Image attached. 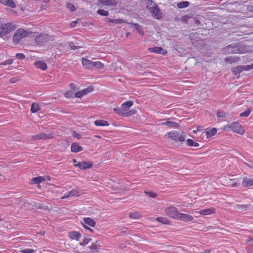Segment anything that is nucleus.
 Instances as JSON below:
<instances>
[{
  "mask_svg": "<svg viewBox=\"0 0 253 253\" xmlns=\"http://www.w3.org/2000/svg\"><path fill=\"white\" fill-rule=\"evenodd\" d=\"M91 239L88 238H84L82 242L80 243V246H84L86 245L90 241Z\"/></svg>",
  "mask_w": 253,
  "mask_h": 253,
  "instance_id": "obj_44",
  "label": "nucleus"
},
{
  "mask_svg": "<svg viewBox=\"0 0 253 253\" xmlns=\"http://www.w3.org/2000/svg\"><path fill=\"white\" fill-rule=\"evenodd\" d=\"M67 7L71 11H75L76 10L75 6L72 3H68Z\"/></svg>",
  "mask_w": 253,
  "mask_h": 253,
  "instance_id": "obj_48",
  "label": "nucleus"
},
{
  "mask_svg": "<svg viewBox=\"0 0 253 253\" xmlns=\"http://www.w3.org/2000/svg\"><path fill=\"white\" fill-rule=\"evenodd\" d=\"M242 71H244L243 66H238L235 68L233 69L232 72L235 75H237L238 74L240 73Z\"/></svg>",
  "mask_w": 253,
  "mask_h": 253,
  "instance_id": "obj_39",
  "label": "nucleus"
},
{
  "mask_svg": "<svg viewBox=\"0 0 253 253\" xmlns=\"http://www.w3.org/2000/svg\"><path fill=\"white\" fill-rule=\"evenodd\" d=\"M64 96L66 98H71L73 96V92L71 91H68L64 93Z\"/></svg>",
  "mask_w": 253,
  "mask_h": 253,
  "instance_id": "obj_47",
  "label": "nucleus"
},
{
  "mask_svg": "<svg viewBox=\"0 0 253 253\" xmlns=\"http://www.w3.org/2000/svg\"><path fill=\"white\" fill-rule=\"evenodd\" d=\"M114 112L119 116L126 117L132 116L136 113L135 109H131L127 112H124L121 107H116L114 109Z\"/></svg>",
  "mask_w": 253,
  "mask_h": 253,
  "instance_id": "obj_6",
  "label": "nucleus"
},
{
  "mask_svg": "<svg viewBox=\"0 0 253 253\" xmlns=\"http://www.w3.org/2000/svg\"><path fill=\"white\" fill-rule=\"evenodd\" d=\"M129 216L131 219H137L141 217V214L138 211H134L129 214Z\"/></svg>",
  "mask_w": 253,
  "mask_h": 253,
  "instance_id": "obj_36",
  "label": "nucleus"
},
{
  "mask_svg": "<svg viewBox=\"0 0 253 253\" xmlns=\"http://www.w3.org/2000/svg\"><path fill=\"white\" fill-rule=\"evenodd\" d=\"M222 129L225 131H228L230 129L234 132H236L241 135H243L245 133V129L244 127L237 122L229 123L223 126Z\"/></svg>",
  "mask_w": 253,
  "mask_h": 253,
  "instance_id": "obj_2",
  "label": "nucleus"
},
{
  "mask_svg": "<svg viewBox=\"0 0 253 253\" xmlns=\"http://www.w3.org/2000/svg\"><path fill=\"white\" fill-rule=\"evenodd\" d=\"M94 125L97 126H109V123L105 120H97L94 122Z\"/></svg>",
  "mask_w": 253,
  "mask_h": 253,
  "instance_id": "obj_25",
  "label": "nucleus"
},
{
  "mask_svg": "<svg viewBox=\"0 0 253 253\" xmlns=\"http://www.w3.org/2000/svg\"><path fill=\"white\" fill-rule=\"evenodd\" d=\"M68 236L71 240L79 241L82 237V235L78 231H72L68 233Z\"/></svg>",
  "mask_w": 253,
  "mask_h": 253,
  "instance_id": "obj_12",
  "label": "nucleus"
},
{
  "mask_svg": "<svg viewBox=\"0 0 253 253\" xmlns=\"http://www.w3.org/2000/svg\"><path fill=\"white\" fill-rule=\"evenodd\" d=\"M253 241V238L251 237H249L248 239L246 240L247 242H251Z\"/></svg>",
  "mask_w": 253,
  "mask_h": 253,
  "instance_id": "obj_63",
  "label": "nucleus"
},
{
  "mask_svg": "<svg viewBox=\"0 0 253 253\" xmlns=\"http://www.w3.org/2000/svg\"><path fill=\"white\" fill-rule=\"evenodd\" d=\"M239 47L240 46L238 45H229L223 49L222 52L225 54L239 53H240Z\"/></svg>",
  "mask_w": 253,
  "mask_h": 253,
  "instance_id": "obj_8",
  "label": "nucleus"
},
{
  "mask_svg": "<svg viewBox=\"0 0 253 253\" xmlns=\"http://www.w3.org/2000/svg\"><path fill=\"white\" fill-rule=\"evenodd\" d=\"M48 40V35L46 34H42L35 37V42L38 44H41L43 42H46Z\"/></svg>",
  "mask_w": 253,
  "mask_h": 253,
  "instance_id": "obj_15",
  "label": "nucleus"
},
{
  "mask_svg": "<svg viewBox=\"0 0 253 253\" xmlns=\"http://www.w3.org/2000/svg\"><path fill=\"white\" fill-rule=\"evenodd\" d=\"M250 207V205H236L234 209L238 212H243L246 211Z\"/></svg>",
  "mask_w": 253,
  "mask_h": 253,
  "instance_id": "obj_24",
  "label": "nucleus"
},
{
  "mask_svg": "<svg viewBox=\"0 0 253 253\" xmlns=\"http://www.w3.org/2000/svg\"><path fill=\"white\" fill-rule=\"evenodd\" d=\"M216 132H217V130L214 127H213L210 129H208L206 131V137L207 138H211V137L214 135L216 133Z\"/></svg>",
  "mask_w": 253,
  "mask_h": 253,
  "instance_id": "obj_31",
  "label": "nucleus"
},
{
  "mask_svg": "<svg viewBox=\"0 0 253 253\" xmlns=\"http://www.w3.org/2000/svg\"><path fill=\"white\" fill-rule=\"evenodd\" d=\"M128 24L133 26L135 30L141 35H144V31L143 28L138 24L133 23H128Z\"/></svg>",
  "mask_w": 253,
  "mask_h": 253,
  "instance_id": "obj_32",
  "label": "nucleus"
},
{
  "mask_svg": "<svg viewBox=\"0 0 253 253\" xmlns=\"http://www.w3.org/2000/svg\"><path fill=\"white\" fill-rule=\"evenodd\" d=\"M77 23L76 21H74L71 24V27H74Z\"/></svg>",
  "mask_w": 253,
  "mask_h": 253,
  "instance_id": "obj_64",
  "label": "nucleus"
},
{
  "mask_svg": "<svg viewBox=\"0 0 253 253\" xmlns=\"http://www.w3.org/2000/svg\"><path fill=\"white\" fill-rule=\"evenodd\" d=\"M133 105V102L131 100H129L123 103L122 105V108L123 111L127 112L129 109Z\"/></svg>",
  "mask_w": 253,
  "mask_h": 253,
  "instance_id": "obj_21",
  "label": "nucleus"
},
{
  "mask_svg": "<svg viewBox=\"0 0 253 253\" xmlns=\"http://www.w3.org/2000/svg\"><path fill=\"white\" fill-rule=\"evenodd\" d=\"M83 220L84 223L85 225H88L91 227H94L95 226V221L90 217H84Z\"/></svg>",
  "mask_w": 253,
  "mask_h": 253,
  "instance_id": "obj_28",
  "label": "nucleus"
},
{
  "mask_svg": "<svg viewBox=\"0 0 253 253\" xmlns=\"http://www.w3.org/2000/svg\"><path fill=\"white\" fill-rule=\"evenodd\" d=\"M230 185L232 187H235L237 186L238 184L236 181L231 180V182H230Z\"/></svg>",
  "mask_w": 253,
  "mask_h": 253,
  "instance_id": "obj_56",
  "label": "nucleus"
},
{
  "mask_svg": "<svg viewBox=\"0 0 253 253\" xmlns=\"http://www.w3.org/2000/svg\"><path fill=\"white\" fill-rule=\"evenodd\" d=\"M156 221L164 224L169 225L170 224V220L165 217H158L156 218Z\"/></svg>",
  "mask_w": 253,
  "mask_h": 253,
  "instance_id": "obj_30",
  "label": "nucleus"
},
{
  "mask_svg": "<svg viewBox=\"0 0 253 253\" xmlns=\"http://www.w3.org/2000/svg\"><path fill=\"white\" fill-rule=\"evenodd\" d=\"M32 32L30 29L25 30L23 28H18L13 36V42L14 45L18 44L22 39L28 37Z\"/></svg>",
  "mask_w": 253,
  "mask_h": 253,
  "instance_id": "obj_1",
  "label": "nucleus"
},
{
  "mask_svg": "<svg viewBox=\"0 0 253 253\" xmlns=\"http://www.w3.org/2000/svg\"><path fill=\"white\" fill-rule=\"evenodd\" d=\"M185 135L182 133L180 135H178L177 141L180 142H183L185 140Z\"/></svg>",
  "mask_w": 253,
  "mask_h": 253,
  "instance_id": "obj_50",
  "label": "nucleus"
},
{
  "mask_svg": "<svg viewBox=\"0 0 253 253\" xmlns=\"http://www.w3.org/2000/svg\"><path fill=\"white\" fill-rule=\"evenodd\" d=\"M45 178L42 176L34 177L31 179L32 184H40L45 181Z\"/></svg>",
  "mask_w": 253,
  "mask_h": 253,
  "instance_id": "obj_33",
  "label": "nucleus"
},
{
  "mask_svg": "<svg viewBox=\"0 0 253 253\" xmlns=\"http://www.w3.org/2000/svg\"><path fill=\"white\" fill-rule=\"evenodd\" d=\"M226 114L225 112L222 111H219L217 112V116L218 118L225 117Z\"/></svg>",
  "mask_w": 253,
  "mask_h": 253,
  "instance_id": "obj_52",
  "label": "nucleus"
},
{
  "mask_svg": "<svg viewBox=\"0 0 253 253\" xmlns=\"http://www.w3.org/2000/svg\"><path fill=\"white\" fill-rule=\"evenodd\" d=\"M22 253H34L35 251L32 249H27L23 250L21 251Z\"/></svg>",
  "mask_w": 253,
  "mask_h": 253,
  "instance_id": "obj_51",
  "label": "nucleus"
},
{
  "mask_svg": "<svg viewBox=\"0 0 253 253\" xmlns=\"http://www.w3.org/2000/svg\"><path fill=\"white\" fill-rule=\"evenodd\" d=\"M73 163L74 164V166L76 167H77V163H80V162H79L77 161V160L76 159H74L73 160Z\"/></svg>",
  "mask_w": 253,
  "mask_h": 253,
  "instance_id": "obj_62",
  "label": "nucleus"
},
{
  "mask_svg": "<svg viewBox=\"0 0 253 253\" xmlns=\"http://www.w3.org/2000/svg\"><path fill=\"white\" fill-rule=\"evenodd\" d=\"M151 2V4H153L154 5L149 8V10L150 13L152 14V16L156 19H160L163 17V13L161 12L158 6L155 4V3H153V2L149 0Z\"/></svg>",
  "mask_w": 253,
  "mask_h": 253,
  "instance_id": "obj_5",
  "label": "nucleus"
},
{
  "mask_svg": "<svg viewBox=\"0 0 253 253\" xmlns=\"http://www.w3.org/2000/svg\"><path fill=\"white\" fill-rule=\"evenodd\" d=\"M89 249L93 252H98V248L96 244H92L90 247Z\"/></svg>",
  "mask_w": 253,
  "mask_h": 253,
  "instance_id": "obj_43",
  "label": "nucleus"
},
{
  "mask_svg": "<svg viewBox=\"0 0 253 253\" xmlns=\"http://www.w3.org/2000/svg\"><path fill=\"white\" fill-rule=\"evenodd\" d=\"M77 167H78L81 169L86 170L88 169H90L92 167V163L91 162H82L80 163L77 164Z\"/></svg>",
  "mask_w": 253,
  "mask_h": 253,
  "instance_id": "obj_14",
  "label": "nucleus"
},
{
  "mask_svg": "<svg viewBox=\"0 0 253 253\" xmlns=\"http://www.w3.org/2000/svg\"><path fill=\"white\" fill-rule=\"evenodd\" d=\"M99 2L102 6H115L118 3L116 0H99Z\"/></svg>",
  "mask_w": 253,
  "mask_h": 253,
  "instance_id": "obj_13",
  "label": "nucleus"
},
{
  "mask_svg": "<svg viewBox=\"0 0 253 253\" xmlns=\"http://www.w3.org/2000/svg\"><path fill=\"white\" fill-rule=\"evenodd\" d=\"M106 21L109 23L114 24H120L125 23V21L123 19H112L110 18H106Z\"/></svg>",
  "mask_w": 253,
  "mask_h": 253,
  "instance_id": "obj_35",
  "label": "nucleus"
},
{
  "mask_svg": "<svg viewBox=\"0 0 253 253\" xmlns=\"http://www.w3.org/2000/svg\"><path fill=\"white\" fill-rule=\"evenodd\" d=\"M165 211L167 215L170 218L178 219L180 212H178L177 208L174 206H170L165 209Z\"/></svg>",
  "mask_w": 253,
  "mask_h": 253,
  "instance_id": "obj_4",
  "label": "nucleus"
},
{
  "mask_svg": "<svg viewBox=\"0 0 253 253\" xmlns=\"http://www.w3.org/2000/svg\"><path fill=\"white\" fill-rule=\"evenodd\" d=\"M104 67V65L103 63L100 61H94L93 64V70H101Z\"/></svg>",
  "mask_w": 253,
  "mask_h": 253,
  "instance_id": "obj_29",
  "label": "nucleus"
},
{
  "mask_svg": "<svg viewBox=\"0 0 253 253\" xmlns=\"http://www.w3.org/2000/svg\"><path fill=\"white\" fill-rule=\"evenodd\" d=\"M216 210L213 208L209 209H203L200 210L198 212L202 215H209L215 213Z\"/></svg>",
  "mask_w": 253,
  "mask_h": 253,
  "instance_id": "obj_16",
  "label": "nucleus"
},
{
  "mask_svg": "<svg viewBox=\"0 0 253 253\" xmlns=\"http://www.w3.org/2000/svg\"><path fill=\"white\" fill-rule=\"evenodd\" d=\"M244 71H249L253 69V64L251 65H248L246 66H243Z\"/></svg>",
  "mask_w": 253,
  "mask_h": 253,
  "instance_id": "obj_49",
  "label": "nucleus"
},
{
  "mask_svg": "<svg viewBox=\"0 0 253 253\" xmlns=\"http://www.w3.org/2000/svg\"><path fill=\"white\" fill-rule=\"evenodd\" d=\"M13 62V60L12 59L10 58V59L6 60L4 62L1 63L0 65H11L12 64Z\"/></svg>",
  "mask_w": 253,
  "mask_h": 253,
  "instance_id": "obj_46",
  "label": "nucleus"
},
{
  "mask_svg": "<svg viewBox=\"0 0 253 253\" xmlns=\"http://www.w3.org/2000/svg\"><path fill=\"white\" fill-rule=\"evenodd\" d=\"M211 253V250H210V249L205 250L201 252V253Z\"/></svg>",
  "mask_w": 253,
  "mask_h": 253,
  "instance_id": "obj_60",
  "label": "nucleus"
},
{
  "mask_svg": "<svg viewBox=\"0 0 253 253\" xmlns=\"http://www.w3.org/2000/svg\"><path fill=\"white\" fill-rule=\"evenodd\" d=\"M186 144L189 146L198 147L199 146L198 143L194 142L192 139H188L186 140Z\"/></svg>",
  "mask_w": 253,
  "mask_h": 253,
  "instance_id": "obj_38",
  "label": "nucleus"
},
{
  "mask_svg": "<svg viewBox=\"0 0 253 253\" xmlns=\"http://www.w3.org/2000/svg\"><path fill=\"white\" fill-rule=\"evenodd\" d=\"M193 219V216L189 214L180 213L177 220H182L184 222L191 221Z\"/></svg>",
  "mask_w": 253,
  "mask_h": 253,
  "instance_id": "obj_17",
  "label": "nucleus"
},
{
  "mask_svg": "<svg viewBox=\"0 0 253 253\" xmlns=\"http://www.w3.org/2000/svg\"><path fill=\"white\" fill-rule=\"evenodd\" d=\"M82 63L84 69L89 70H93V61H92L85 58L82 57Z\"/></svg>",
  "mask_w": 253,
  "mask_h": 253,
  "instance_id": "obj_10",
  "label": "nucleus"
},
{
  "mask_svg": "<svg viewBox=\"0 0 253 253\" xmlns=\"http://www.w3.org/2000/svg\"><path fill=\"white\" fill-rule=\"evenodd\" d=\"M18 59L23 60L25 58V56L23 53H17L15 55Z\"/></svg>",
  "mask_w": 253,
  "mask_h": 253,
  "instance_id": "obj_54",
  "label": "nucleus"
},
{
  "mask_svg": "<svg viewBox=\"0 0 253 253\" xmlns=\"http://www.w3.org/2000/svg\"><path fill=\"white\" fill-rule=\"evenodd\" d=\"M245 164L249 168L253 169V165H251L246 162H245Z\"/></svg>",
  "mask_w": 253,
  "mask_h": 253,
  "instance_id": "obj_61",
  "label": "nucleus"
},
{
  "mask_svg": "<svg viewBox=\"0 0 253 253\" xmlns=\"http://www.w3.org/2000/svg\"><path fill=\"white\" fill-rule=\"evenodd\" d=\"M83 227L86 230L90 231V232H93V230L91 229L90 227H89L86 225H85L84 223H82Z\"/></svg>",
  "mask_w": 253,
  "mask_h": 253,
  "instance_id": "obj_55",
  "label": "nucleus"
},
{
  "mask_svg": "<svg viewBox=\"0 0 253 253\" xmlns=\"http://www.w3.org/2000/svg\"><path fill=\"white\" fill-rule=\"evenodd\" d=\"M145 193L149 195L151 198H155L157 196V194L152 191H145Z\"/></svg>",
  "mask_w": 253,
  "mask_h": 253,
  "instance_id": "obj_45",
  "label": "nucleus"
},
{
  "mask_svg": "<svg viewBox=\"0 0 253 253\" xmlns=\"http://www.w3.org/2000/svg\"><path fill=\"white\" fill-rule=\"evenodd\" d=\"M166 135L171 140L177 141L179 132L176 131H171L167 132Z\"/></svg>",
  "mask_w": 253,
  "mask_h": 253,
  "instance_id": "obj_20",
  "label": "nucleus"
},
{
  "mask_svg": "<svg viewBox=\"0 0 253 253\" xmlns=\"http://www.w3.org/2000/svg\"><path fill=\"white\" fill-rule=\"evenodd\" d=\"M53 132H48L47 133H41L32 136V139L34 140H46L53 137Z\"/></svg>",
  "mask_w": 253,
  "mask_h": 253,
  "instance_id": "obj_7",
  "label": "nucleus"
},
{
  "mask_svg": "<svg viewBox=\"0 0 253 253\" xmlns=\"http://www.w3.org/2000/svg\"><path fill=\"white\" fill-rule=\"evenodd\" d=\"M69 86L71 89L75 90L76 89V86L74 83H71L69 84Z\"/></svg>",
  "mask_w": 253,
  "mask_h": 253,
  "instance_id": "obj_58",
  "label": "nucleus"
},
{
  "mask_svg": "<svg viewBox=\"0 0 253 253\" xmlns=\"http://www.w3.org/2000/svg\"><path fill=\"white\" fill-rule=\"evenodd\" d=\"M163 126H167L169 127L170 128H177L179 126V125L178 123L173 122V121H167L165 122L162 123L161 124Z\"/></svg>",
  "mask_w": 253,
  "mask_h": 253,
  "instance_id": "obj_23",
  "label": "nucleus"
},
{
  "mask_svg": "<svg viewBox=\"0 0 253 253\" xmlns=\"http://www.w3.org/2000/svg\"><path fill=\"white\" fill-rule=\"evenodd\" d=\"M236 60L237 59L236 58H233L232 57H229L225 59V61L226 63H229L230 64L235 62Z\"/></svg>",
  "mask_w": 253,
  "mask_h": 253,
  "instance_id": "obj_42",
  "label": "nucleus"
},
{
  "mask_svg": "<svg viewBox=\"0 0 253 253\" xmlns=\"http://www.w3.org/2000/svg\"><path fill=\"white\" fill-rule=\"evenodd\" d=\"M34 65L37 68L40 69L42 71H45L47 68L46 63L44 61L41 60L36 61L34 63Z\"/></svg>",
  "mask_w": 253,
  "mask_h": 253,
  "instance_id": "obj_18",
  "label": "nucleus"
},
{
  "mask_svg": "<svg viewBox=\"0 0 253 253\" xmlns=\"http://www.w3.org/2000/svg\"><path fill=\"white\" fill-rule=\"evenodd\" d=\"M70 197H79L83 194L82 191L79 188H76L69 192Z\"/></svg>",
  "mask_w": 253,
  "mask_h": 253,
  "instance_id": "obj_27",
  "label": "nucleus"
},
{
  "mask_svg": "<svg viewBox=\"0 0 253 253\" xmlns=\"http://www.w3.org/2000/svg\"><path fill=\"white\" fill-rule=\"evenodd\" d=\"M251 112V109L248 108L245 112L240 113L239 116L240 117H247L248 116H249Z\"/></svg>",
  "mask_w": 253,
  "mask_h": 253,
  "instance_id": "obj_40",
  "label": "nucleus"
},
{
  "mask_svg": "<svg viewBox=\"0 0 253 253\" xmlns=\"http://www.w3.org/2000/svg\"><path fill=\"white\" fill-rule=\"evenodd\" d=\"M0 3L12 8L16 7V4L13 0H0Z\"/></svg>",
  "mask_w": 253,
  "mask_h": 253,
  "instance_id": "obj_22",
  "label": "nucleus"
},
{
  "mask_svg": "<svg viewBox=\"0 0 253 253\" xmlns=\"http://www.w3.org/2000/svg\"><path fill=\"white\" fill-rule=\"evenodd\" d=\"M189 18V16H187V15H185L181 17V20L183 22H186Z\"/></svg>",
  "mask_w": 253,
  "mask_h": 253,
  "instance_id": "obj_57",
  "label": "nucleus"
},
{
  "mask_svg": "<svg viewBox=\"0 0 253 253\" xmlns=\"http://www.w3.org/2000/svg\"><path fill=\"white\" fill-rule=\"evenodd\" d=\"M16 29V25L11 22L0 25V37H2Z\"/></svg>",
  "mask_w": 253,
  "mask_h": 253,
  "instance_id": "obj_3",
  "label": "nucleus"
},
{
  "mask_svg": "<svg viewBox=\"0 0 253 253\" xmlns=\"http://www.w3.org/2000/svg\"><path fill=\"white\" fill-rule=\"evenodd\" d=\"M97 13L102 16H107L109 15V12L107 10L99 9L97 11Z\"/></svg>",
  "mask_w": 253,
  "mask_h": 253,
  "instance_id": "obj_41",
  "label": "nucleus"
},
{
  "mask_svg": "<svg viewBox=\"0 0 253 253\" xmlns=\"http://www.w3.org/2000/svg\"><path fill=\"white\" fill-rule=\"evenodd\" d=\"M83 148L77 143H73L71 146V151L72 152L77 153L82 151Z\"/></svg>",
  "mask_w": 253,
  "mask_h": 253,
  "instance_id": "obj_26",
  "label": "nucleus"
},
{
  "mask_svg": "<svg viewBox=\"0 0 253 253\" xmlns=\"http://www.w3.org/2000/svg\"><path fill=\"white\" fill-rule=\"evenodd\" d=\"M148 51L151 53H156L162 55H165L167 53L166 49H164L162 47L157 46L149 47L148 48Z\"/></svg>",
  "mask_w": 253,
  "mask_h": 253,
  "instance_id": "obj_11",
  "label": "nucleus"
},
{
  "mask_svg": "<svg viewBox=\"0 0 253 253\" xmlns=\"http://www.w3.org/2000/svg\"><path fill=\"white\" fill-rule=\"evenodd\" d=\"M93 90L92 86H89L86 88L78 91L75 93V97L77 98H82L83 96L90 93Z\"/></svg>",
  "mask_w": 253,
  "mask_h": 253,
  "instance_id": "obj_9",
  "label": "nucleus"
},
{
  "mask_svg": "<svg viewBox=\"0 0 253 253\" xmlns=\"http://www.w3.org/2000/svg\"><path fill=\"white\" fill-rule=\"evenodd\" d=\"M69 46L70 47L71 49H72V50H76V49L81 48V47H80V46L75 45L74 44L73 42H70Z\"/></svg>",
  "mask_w": 253,
  "mask_h": 253,
  "instance_id": "obj_53",
  "label": "nucleus"
},
{
  "mask_svg": "<svg viewBox=\"0 0 253 253\" xmlns=\"http://www.w3.org/2000/svg\"><path fill=\"white\" fill-rule=\"evenodd\" d=\"M243 187H249L253 185V178H251L248 177L243 178L242 183Z\"/></svg>",
  "mask_w": 253,
  "mask_h": 253,
  "instance_id": "obj_19",
  "label": "nucleus"
},
{
  "mask_svg": "<svg viewBox=\"0 0 253 253\" xmlns=\"http://www.w3.org/2000/svg\"><path fill=\"white\" fill-rule=\"evenodd\" d=\"M69 197H70V195L69 192H68V193H65L64 195V196L61 198V199H64L67 198Z\"/></svg>",
  "mask_w": 253,
  "mask_h": 253,
  "instance_id": "obj_59",
  "label": "nucleus"
},
{
  "mask_svg": "<svg viewBox=\"0 0 253 253\" xmlns=\"http://www.w3.org/2000/svg\"><path fill=\"white\" fill-rule=\"evenodd\" d=\"M40 110V106L38 103H33L31 105V111L32 113H37Z\"/></svg>",
  "mask_w": 253,
  "mask_h": 253,
  "instance_id": "obj_34",
  "label": "nucleus"
},
{
  "mask_svg": "<svg viewBox=\"0 0 253 253\" xmlns=\"http://www.w3.org/2000/svg\"><path fill=\"white\" fill-rule=\"evenodd\" d=\"M189 5V2L187 1L180 2L177 3V6L179 8H184L188 7Z\"/></svg>",
  "mask_w": 253,
  "mask_h": 253,
  "instance_id": "obj_37",
  "label": "nucleus"
}]
</instances>
